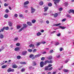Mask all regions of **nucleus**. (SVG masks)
Returning <instances> with one entry per match:
<instances>
[{
    "label": "nucleus",
    "instance_id": "nucleus-1",
    "mask_svg": "<svg viewBox=\"0 0 74 74\" xmlns=\"http://www.w3.org/2000/svg\"><path fill=\"white\" fill-rule=\"evenodd\" d=\"M23 27H22L21 29H20L19 30V32H21V31H22V30H23L24 29H26V27H27V25L26 24H23Z\"/></svg>",
    "mask_w": 74,
    "mask_h": 74
},
{
    "label": "nucleus",
    "instance_id": "nucleus-2",
    "mask_svg": "<svg viewBox=\"0 0 74 74\" xmlns=\"http://www.w3.org/2000/svg\"><path fill=\"white\" fill-rule=\"evenodd\" d=\"M31 13L32 14H33L34 12H35V11H36V9L33 8V7H31Z\"/></svg>",
    "mask_w": 74,
    "mask_h": 74
},
{
    "label": "nucleus",
    "instance_id": "nucleus-3",
    "mask_svg": "<svg viewBox=\"0 0 74 74\" xmlns=\"http://www.w3.org/2000/svg\"><path fill=\"white\" fill-rule=\"evenodd\" d=\"M27 53V52L26 51H25L22 52V54L23 55H26Z\"/></svg>",
    "mask_w": 74,
    "mask_h": 74
},
{
    "label": "nucleus",
    "instance_id": "nucleus-4",
    "mask_svg": "<svg viewBox=\"0 0 74 74\" xmlns=\"http://www.w3.org/2000/svg\"><path fill=\"white\" fill-rule=\"evenodd\" d=\"M40 66L41 67H43L44 66V62L42 61L40 63Z\"/></svg>",
    "mask_w": 74,
    "mask_h": 74
},
{
    "label": "nucleus",
    "instance_id": "nucleus-5",
    "mask_svg": "<svg viewBox=\"0 0 74 74\" xmlns=\"http://www.w3.org/2000/svg\"><path fill=\"white\" fill-rule=\"evenodd\" d=\"M54 1V4H56L57 3H59L60 0H53Z\"/></svg>",
    "mask_w": 74,
    "mask_h": 74
},
{
    "label": "nucleus",
    "instance_id": "nucleus-6",
    "mask_svg": "<svg viewBox=\"0 0 74 74\" xmlns=\"http://www.w3.org/2000/svg\"><path fill=\"white\" fill-rule=\"evenodd\" d=\"M42 44V42H37V43L36 44V47H38L40 44Z\"/></svg>",
    "mask_w": 74,
    "mask_h": 74
},
{
    "label": "nucleus",
    "instance_id": "nucleus-7",
    "mask_svg": "<svg viewBox=\"0 0 74 74\" xmlns=\"http://www.w3.org/2000/svg\"><path fill=\"white\" fill-rule=\"evenodd\" d=\"M27 25H28L29 26H32V23L31 22L27 21Z\"/></svg>",
    "mask_w": 74,
    "mask_h": 74
},
{
    "label": "nucleus",
    "instance_id": "nucleus-8",
    "mask_svg": "<svg viewBox=\"0 0 74 74\" xmlns=\"http://www.w3.org/2000/svg\"><path fill=\"white\" fill-rule=\"evenodd\" d=\"M29 3V1H26L24 3V5H27Z\"/></svg>",
    "mask_w": 74,
    "mask_h": 74
},
{
    "label": "nucleus",
    "instance_id": "nucleus-9",
    "mask_svg": "<svg viewBox=\"0 0 74 74\" xmlns=\"http://www.w3.org/2000/svg\"><path fill=\"white\" fill-rule=\"evenodd\" d=\"M3 38H4V35L1 34H0V38L1 39H3Z\"/></svg>",
    "mask_w": 74,
    "mask_h": 74
},
{
    "label": "nucleus",
    "instance_id": "nucleus-10",
    "mask_svg": "<svg viewBox=\"0 0 74 74\" xmlns=\"http://www.w3.org/2000/svg\"><path fill=\"white\" fill-rule=\"evenodd\" d=\"M47 63H49V61L48 60H45L44 63V65H46Z\"/></svg>",
    "mask_w": 74,
    "mask_h": 74
},
{
    "label": "nucleus",
    "instance_id": "nucleus-11",
    "mask_svg": "<svg viewBox=\"0 0 74 74\" xmlns=\"http://www.w3.org/2000/svg\"><path fill=\"white\" fill-rule=\"evenodd\" d=\"M8 25L9 26H12V23L10 21L8 23Z\"/></svg>",
    "mask_w": 74,
    "mask_h": 74
},
{
    "label": "nucleus",
    "instance_id": "nucleus-12",
    "mask_svg": "<svg viewBox=\"0 0 74 74\" xmlns=\"http://www.w3.org/2000/svg\"><path fill=\"white\" fill-rule=\"evenodd\" d=\"M19 50H20V48L19 47H16L14 49L15 51H18Z\"/></svg>",
    "mask_w": 74,
    "mask_h": 74
},
{
    "label": "nucleus",
    "instance_id": "nucleus-13",
    "mask_svg": "<svg viewBox=\"0 0 74 74\" xmlns=\"http://www.w3.org/2000/svg\"><path fill=\"white\" fill-rule=\"evenodd\" d=\"M17 67H18V66L15 64L12 66V68L14 69H16V68H17Z\"/></svg>",
    "mask_w": 74,
    "mask_h": 74
},
{
    "label": "nucleus",
    "instance_id": "nucleus-14",
    "mask_svg": "<svg viewBox=\"0 0 74 74\" xmlns=\"http://www.w3.org/2000/svg\"><path fill=\"white\" fill-rule=\"evenodd\" d=\"M52 58V56H49L48 57H47V59H48L49 60H51Z\"/></svg>",
    "mask_w": 74,
    "mask_h": 74
},
{
    "label": "nucleus",
    "instance_id": "nucleus-15",
    "mask_svg": "<svg viewBox=\"0 0 74 74\" xmlns=\"http://www.w3.org/2000/svg\"><path fill=\"white\" fill-rule=\"evenodd\" d=\"M32 64L33 65V66H36V62H35L34 61H33V62Z\"/></svg>",
    "mask_w": 74,
    "mask_h": 74
},
{
    "label": "nucleus",
    "instance_id": "nucleus-16",
    "mask_svg": "<svg viewBox=\"0 0 74 74\" xmlns=\"http://www.w3.org/2000/svg\"><path fill=\"white\" fill-rule=\"evenodd\" d=\"M70 12H69V13H70L71 12H72L73 14H74V10H70Z\"/></svg>",
    "mask_w": 74,
    "mask_h": 74
},
{
    "label": "nucleus",
    "instance_id": "nucleus-17",
    "mask_svg": "<svg viewBox=\"0 0 74 74\" xmlns=\"http://www.w3.org/2000/svg\"><path fill=\"white\" fill-rule=\"evenodd\" d=\"M29 47H33V48H34V45H33V44H31L29 45Z\"/></svg>",
    "mask_w": 74,
    "mask_h": 74
},
{
    "label": "nucleus",
    "instance_id": "nucleus-18",
    "mask_svg": "<svg viewBox=\"0 0 74 74\" xmlns=\"http://www.w3.org/2000/svg\"><path fill=\"white\" fill-rule=\"evenodd\" d=\"M49 70L48 67V66H46L45 68V70L47 71V70Z\"/></svg>",
    "mask_w": 74,
    "mask_h": 74
},
{
    "label": "nucleus",
    "instance_id": "nucleus-19",
    "mask_svg": "<svg viewBox=\"0 0 74 74\" xmlns=\"http://www.w3.org/2000/svg\"><path fill=\"white\" fill-rule=\"evenodd\" d=\"M3 27L4 28V29H5V30H8L9 29V27Z\"/></svg>",
    "mask_w": 74,
    "mask_h": 74
},
{
    "label": "nucleus",
    "instance_id": "nucleus-20",
    "mask_svg": "<svg viewBox=\"0 0 74 74\" xmlns=\"http://www.w3.org/2000/svg\"><path fill=\"white\" fill-rule=\"evenodd\" d=\"M48 7H46L44 8V9L45 10V11H47V10H48Z\"/></svg>",
    "mask_w": 74,
    "mask_h": 74
},
{
    "label": "nucleus",
    "instance_id": "nucleus-21",
    "mask_svg": "<svg viewBox=\"0 0 74 74\" xmlns=\"http://www.w3.org/2000/svg\"><path fill=\"white\" fill-rule=\"evenodd\" d=\"M7 67V65H4L1 67L2 69H5V68Z\"/></svg>",
    "mask_w": 74,
    "mask_h": 74
},
{
    "label": "nucleus",
    "instance_id": "nucleus-22",
    "mask_svg": "<svg viewBox=\"0 0 74 74\" xmlns=\"http://www.w3.org/2000/svg\"><path fill=\"white\" fill-rule=\"evenodd\" d=\"M40 35H41V33L40 32H38L37 34V36H40Z\"/></svg>",
    "mask_w": 74,
    "mask_h": 74
},
{
    "label": "nucleus",
    "instance_id": "nucleus-23",
    "mask_svg": "<svg viewBox=\"0 0 74 74\" xmlns=\"http://www.w3.org/2000/svg\"><path fill=\"white\" fill-rule=\"evenodd\" d=\"M63 70L64 72H65L66 73H67V72H69V70L68 69H64Z\"/></svg>",
    "mask_w": 74,
    "mask_h": 74
},
{
    "label": "nucleus",
    "instance_id": "nucleus-24",
    "mask_svg": "<svg viewBox=\"0 0 74 74\" xmlns=\"http://www.w3.org/2000/svg\"><path fill=\"white\" fill-rule=\"evenodd\" d=\"M28 52H32L33 51V50L32 49H28L27 50Z\"/></svg>",
    "mask_w": 74,
    "mask_h": 74
},
{
    "label": "nucleus",
    "instance_id": "nucleus-25",
    "mask_svg": "<svg viewBox=\"0 0 74 74\" xmlns=\"http://www.w3.org/2000/svg\"><path fill=\"white\" fill-rule=\"evenodd\" d=\"M36 21V20L34 19L33 20H32V23H34Z\"/></svg>",
    "mask_w": 74,
    "mask_h": 74
},
{
    "label": "nucleus",
    "instance_id": "nucleus-26",
    "mask_svg": "<svg viewBox=\"0 0 74 74\" xmlns=\"http://www.w3.org/2000/svg\"><path fill=\"white\" fill-rule=\"evenodd\" d=\"M4 49V47H2L1 49H0V52H1V51L3 50Z\"/></svg>",
    "mask_w": 74,
    "mask_h": 74
},
{
    "label": "nucleus",
    "instance_id": "nucleus-27",
    "mask_svg": "<svg viewBox=\"0 0 74 74\" xmlns=\"http://www.w3.org/2000/svg\"><path fill=\"white\" fill-rule=\"evenodd\" d=\"M39 4L40 5H43V4H44V3H43V2L42 1H41L39 3Z\"/></svg>",
    "mask_w": 74,
    "mask_h": 74
},
{
    "label": "nucleus",
    "instance_id": "nucleus-28",
    "mask_svg": "<svg viewBox=\"0 0 74 74\" xmlns=\"http://www.w3.org/2000/svg\"><path fill=\"white\" fill-rule=\"evenodd\" d=\"M25 71V69L24 68H23L21 69V72H24Z\"/></svg>",
    "mask_w": 74,
    "mask_h": 74
},
{
    "label": "nucleus",
    "instance_id": "nucleus-29",
    "mask_svg": "<svg viewBox=\"0 0 74 74\" xmlns=\"http://www.w3.org/2000/svg\"><path fill=\"white\" fill-rule=\"evenodd\" d=\"M11 68H10L8 70V72H11Z\"/></svg>",
    "mask_w": 74,
    "mask_h": 74
},
{
    "label": "nucleus",
    "instance_id": "nucleus-30",
    "mask_svg": "<svg viewBox=\"0 0 74 74\" xmlns=\"http://www.w3.org/2000/svg\"><path fill=\"white\" fill-rule=\"evenodd\" d=\"M69 4V3H68V2H66L65 3V4H64V5L65 6H67V5H68V4Z\"/></svg>",
    "mask_w": 74,
    "mask_h": 74
},
{
    "label": "nucleus",
    "instance_id": "nucleus-31",
    "mask_svg": "<svg viewBox=\"0 0 74 74\" xmlns=\"http://www.w3.org/2000/svg\"><path fill=\"white\" fill-rule=\"evenodd\" d=\"M21 58V57L20 56H18L17 57V59H20Z\"/></svg>",
    "mask_w": 74,
    "mask_h": 74
},
{
    "label": "nucleus",
    "instance_id": "nucleus-32",
    "mask_svg": "<svg viewBox=\"0 0 74 74\" xmlns=\"http://www.w3.org/2000/svg\"><path fill=\"white\" fill-rule=\"evenodd\" d=\"M34 55L33 54H31L29 56V58H33V57H34Z\"/></svg>",
    "mask_w": 74,
    "mask_h": 74
},
{
    "label": "nucleus",
    "instance_id": "nucleus-33",
    "mask_svg": "<svg viewBox=\"0 0 74 74\" xmlns=\"http://www.w3.org/2000/svg\"><path fill=\"white\" fill-rule=\"evenodd\" d=\"M40 56V55L39 54H38L36 55L35 56V57H36V58H38V57H39V56Z\"/></svg>",
    "mask_w": 74,
    "mask_h": 74
},
{
    "label": "nucleus",
    "instance_id": "nucleus-34",
    "mask_svg": "<svg viewBox=\"0 0 74 74\" xmlns=\"http://www.w3.org/2000/svg\"><path fill=\"white\" fill-rule=\"evenodd\" d=\"M60 28H61V29H64L66 27H62L61 26H60Z\"/></svg>",
    "mask_w": 74,
    "mask_h": 74
},
{
    "label": "nucleus",
    "instance_id": "nucleus-35",
    "mask_svg": "<svg viewBox=\"0 0 74 74\" xmlns=\"http://www.w3.org/2000/svg\"><path fill=\"white\" fill-rule=\"evenodd\" d=\"M58 15V14L57 13H56L54 14V17H56Z\"/></svg>",
    "mask_w": 74,
    "mask_h": 74
},
{
    "label": "nucleus",
    "instance_id": "nucleus-36",
    "mask_svg": "<svg viewBox=\"0 0 74 74\" xmlns=\"http://www.w3.org/2000/svg\"><path fill=\"white\" fill-rule=\"evenodd\" d=\"M49 6V7H51V6H52V4L51 3H49L48 4Z\"/></svg>",
    "mask_w": 74,
    "mask_h": 74
},
{
    "label": "nucleus",
    "instance_id": "nucleus-37",
    "mask_svg": "<svg viewBox=\"0 0 74 74\" xmlns=\"http://www.w3.org/2000/svg\"><path fill=\"white\" fill-rule=\"evenodd\" d=\"M45 59V57H42L41 59V60L43 61V60H44Z\"/></svg>",
    "mask_w": 74,
    "mask_h": 74
},
{
    "label": "nucleus",
    "instance_id": "nucleus-38",
    "mask_svg": "<svg viewBox=\"0 0 74 74\" xmlns=\"http://www.w3.org/2000/svg\"><path fill=\"white\" fill-rule=\"evenodd\" d=\"M21 64H26V62H20Z\"/></svg>",
    "mask_w": 74,
    "mask_h": 74
},
{
    "label": "nucleus",
    "instance_id": "nucleus-39",
    "mask_svg": "<svg viewBox=\"0 0 74 74\" xmlns=\"http://www.w3.org/2000/svg\"><path fill=\"white\" fill-rule=\"evenodd\" d=\"M18 38H15L14 39V41H17V40H18Z\"/></svg>",
    "mask_w": 74,
    "mask_h": 74
},
{
    "label": "nucleus",
    "instance_id": "nucleus-40",
    "mask_svg": "<svg viewBox=\"0 0 74 74\" xmlns=\"http://www.w3.org/2000/svg\"><path fill=\"white\" fill-rule=\"evenodd\" d=\"M37 51V50H36V49H34L33 50V53H35V52H36Z\"/></svg>",
    "mask_w": 74,
    "mask_h": 74
},
{
    "label": "nucleus",
    "instance_id": "nucleus-41",
    "mask_svg": "<svg viewBox=\"0 0 74 74\" xmlns=\"http://www.w3.org/2000/svg\"><path fill=\"white\" fill-rule=\"evenodd\" d=\"M57 36H58V37H60V36H61V34L60 33H59L58 34H57Z\"/></svg>",
    "mask_w": 74,
    "mask_h": 74
},
{
    "label": "nucleus",
    "instance_id": "nucleus-42",
    "mask_svg": "<svg viewBox=\"0 0 74 74\" xmlns=\"http://www.w3.org/2000/svg\"><path fill=\"white\" fill-rule=\"evenodd\" d=\"M61 25V24L60 23H59L57 24H55V26H59V25Z\"/></svg>",
    "mask_w": 74,
    "mask_h": 74
},
{
    "label": "nucleus",
    "instance_id": "nucleus-43",
    "mask_svg": "<svg viewBox=\"0 0 74 74\" xmlns=\"http://www.w3.org/2000/svg\"><path fill=\"white\" fill-rule=\"evenodd\" d=\"M60 55L59 54L58 55L56 56V57L57 58H60Z\"/></svg>",
    "mask_w": 74,
    "mask_h": 74
},
{
    "label": "nucleus",
    "instance_id": "nucleus-44",
    "mask_svg": "<svg viewBox=\"0 0 74 74\" xmlns=\"http://www.w3.org/2000/svg\"><path fill=\"white\" fill-rule=\"evenodd\" d=\"M16 46H20V43H16Z\"/></svg>",
    "mask_w": 74,
    "mask_h": 74
},
{
    "label": "nucleus",
    "instance_id": "nucleus-45",
    "mask_svg": "<svg viewBox=\"0 0 74 74\" xmlns=\"http://www.w3.org/2000/svg\"><path fill=\"white\" fill-rule=\"evenodd\" d=\"M66 18H65L64 19H63L62 20V22H64V21H66Z\"/></svg>",
    "mask_w": 74,
    "mask_h": 74
},
{
    "label": "nucleus",
    "instance_id": "nucleus-46",
    "mask_svg": "<svg viewBox=\"0 0 74 74\" xmlns=\"http://www.w3.org/2000/svg\"><path fill=\"white\" fill-rule=\"evenodd\" d=\"M18 29H20V28H21V26L20 25H18L16 27Z\"/></svg>",
    "mask_w": 74,
    "mask_h": 74
},
{
    "label": "nucleus",
    "instance_id": "nucleus-47",
    "mask_svg": "<svg viewBox=\"0 0 74 74\" xmlns=\"http://www.w3.org/2000/svg\"><path fill=\"white\" fill-rule=\"evenodd\" d=\"M4 17L6 18H8V15L7 14L5 15L4 16Z\"/></svg>",
    "mask_w": 74,
    "mask_h": 74
},
{
    "label": "nucleus",
    "instance_id": "nucleus-48",
    "mask_svg": "<svg viewBox=\"0 0 74 74\" xmlns=\"http://www.w3.org/2000/svg\"><path fill=\"white\" fill-rule=\"evenodd\" d=\"M9 12V10L8 9H7L5 10V12L6 13H8Z\"/></svg>",
    "mask_w": 74,
    "mask_h": 74
},
{
    "label": "nucleus",
    "instance_id": "nucleus-49",
    "mask_svg": "<svg viewBox=\"0 0 74 74\" xmlns=\"http://www.w3.org/2000/svg\"><path fill=\"white\" fill-rule=\"evenodd\" d=\"M53 52V50H51L50 51L49 53H52Z\"/></svg>",
    "mask_w": 74,
    "mask_h": 74
},
{
    "label": "nucleus",
    "instance_id": "nucleus-50",
    "mask_svg": "<svg viewBox=\"0 0 74 74\" xmlns=\"http://www.w3.org/2000/svg\"><path fill=\"white\" fill-rule=\"evenodd\" d=\"M53 69V67H51L49 69V70H52Z\"/></svg>",
    "mask_w": 74,
    "mask_h": 74
},
{
    "label": "nucleus",
    "instance_id": "nucleus-51",
    "mask_svg": "<svg viewBox=\"0 0 74 74\" xmlns=\"http://www.w3.org/2000/svg\"><path fill=\"white\" fill-rule=\"evenodd\" d=\"M59 44V43L58 42H57L55 44V45H58Z\"/></svg>",
    "mask_w": 74,
    "mask_h": 74
},
{
    "label": "nucleus",
    "instance_id": "nucleus-52",
    "mask_svg": "<svg viewBox=\"0 0 74 74\" xmlns=\"http://www.w3.org/2000/svg\"><path fill=\"white\" fill-rule=\"evenodd\" d=\"M4 6H5V7H6L7 6H8V5L7 3H5L4 4Z\"/></svg>",
    "mask_w": 74,
    "mask_h": 74
},
{
    "label": "nucleus",
    "instance_id": "nucleus-53",
    "mask_svg": "<svg viewBox=\"0 0 74 74\" xmlns=\"http://www.w3.org/2000/svg\"><path fill=\"white\" fill-rule=\"evenodd\" d=\"M52 66V65L51 64H49L47 66L48 67H51Z\"/></svg>",
    "mask_w": 74,
    "mask_h": 74
},
{
    "label": "nucleus",
    "instance_id": "nucleus-54",
    "mask_svg": "<svg viewBox=\"0 0 74 74\" xmlns=\"http://www.w3.org/2000/svg\"><path fill=\"white\" fill-rule=\"evenodd\" d=\"M4 29H5L4 28V27H3V28L1 29V31L3 32V31H4Z\"/></svg>",
    "mask_w": 74,
    "mask_h": 74
},
{
    "label": "nucleus",
    "instance_id": "nucleus-55",
    "mask_svg": "<svg viewBox=\"0 0 74 74\" xmlns=\"http://www.w3.org/2000/svg\"><path fill=\"white\" fill-rule=\"evenodd\" d=\"M46 22L47 24H49V21L48 20Z\"/></svg>",
    "mask_w": 74,
    "mask_h": 74
},
{
    "label": "nucleus",
    "instance_id": "nucleus-56",
    "mask_svg": "<svg viewBox=\"0 0 74 74\" xmlns=\"http://www.w3.org/2000/svg\"><path fill=\"white\" fill-rule=\"evenodd\" d=\"M60 51H63V48H60Z\"/></svg>",
    "mask_w": 74,
    "mask_h": 74
},
{
    "label": "nucleus",
    "instance_id": "nucleus-57",
    "mask_svg": "<svg viewBox=\"0 0 74 74\" xmlns=\"http://www.w3.org/2000/svg\"><path fill=\"white\" fill-rule=\"evenodd\" d=\"M43 14V15H45V16H46V15H47V14H48L47 13H44Z\"/></svg>",
    "mask_w": 74,
    "mask_h": 74
},
{
    "label": "nucleus",
    "instance_id": "nucleus-58",
    "mask_svg": "<svg viewBox=\"0 0 74 74\" xmlns=\"http://www.w3.org/2000/svg\"><path fill=\"white\" fill-rule=\"evenodd\" d=\"M66 16H67V17H69V18H71V16H70V15L69 14L66 15Z\"/></svg>",
    "mask_w": 74,
    "mask_h": 74
},
{
    "label": "nucleus",
    "instance_id": "nucleus-59",
    "mask_svg": "<svg viewBox=\"0 0 74 74\" xmlns=\"http://www.w3.org/2000/svg\"><path fill=\"white\" fill-rule=\"evenodd\" d=\"M56 33V31H53L51 32V34H53V33Z\"/></svg>",
    "mask_w": 74,
    "mask_h": 74
},
{
    "label": "nucleus",
    "instance_id": "nucleus-60",
    "mask_svg": "<svg viewBox=\"0 0 74 74\" xmlns=\"http://www.w3.org/2000/svg\"><path fill=\"white\" fill-rule=\"evenodd\" d=\"M14 16L15 17H18V14H14Z\"/></svg>",
    "mask_w": 74,
    "mask_h": 74
},
{
    "label": "nucleus",
    "instance_id": "nucleus-61",
    "mask_svg": "<svg viewBox=\"0 0 74 74\" xmlns=\"http://www.w3.org/2000/svg\"><path fill=\"white\" fill-rule=\"evenodd\" d=\"M63 8H61L59 9V11H62Z\"/></svg>",
    "mask_w": 74,
    "mask_h": 74
},
{
    "label": "nucleus",
    "instance_id": "nucleus-62",
    "mask_svg": "<svg viewBox=\"0 0 74 74\" xmlns=\"http://www.w3.org/2000/svg\"><path fill=\"white\" fill-rule=\"evenodd\" d=\"M14 69H11V71H12V72H14Z\"/></svg>",
    "mask_w": 74,
    "mask_h": 74
},
{
    "label": "nucleus",
    "instance_id": "nucleus-63",
    "mask_svg": "<svg viewBox=\"0 0 74 74\" xmlns=\"http://www.w3.org/2000/svg\"><path fill=\"white\" fill-rule=\"evenodd\" d=\"M53 63V62L52 61H49V63Z\"/></svg>",
    "mask_w": 74,
    "mask_h": 74
},
{
    "label": "nucleus",
    "instance_id": "nucleus-64",
    "mask_svg": "<svg viewBox=\"0 0 74 74\" xmlns=\"http://www.w3.org/2000/svg\"><path fill=\"white\" fill-rule=\"evenodd\" d=\"M64 63H67L68 62V60H66V61H64Z\"/></svg>",
    "mask_w": 74,
    "mask_h": 74
}]
</instances>
